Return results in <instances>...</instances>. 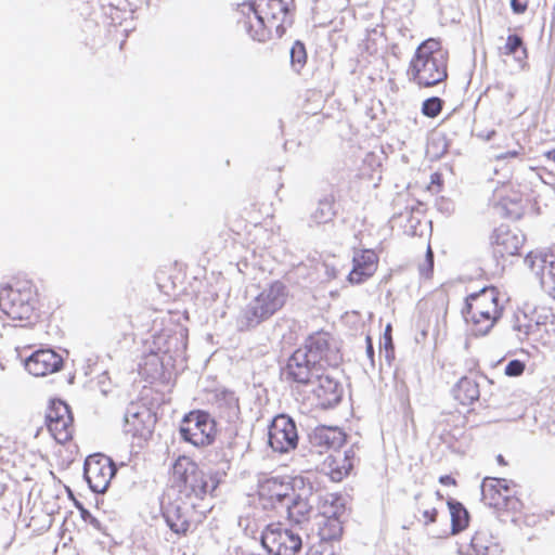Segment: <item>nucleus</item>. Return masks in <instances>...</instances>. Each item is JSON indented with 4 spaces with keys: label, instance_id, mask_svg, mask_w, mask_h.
<instances>
[{
    "label": "nucleus",
    "instance_id": "obj_1",
    "mask_svg": "<svg viewBox=\"0 0 555 555\" xmlns=\"http://www.w3.org/2000/svg\"><path fill=\"white\" fill-rule=\"evenodd\" d=\"M218 485L216 477L205 473L193 459L178 456L160 498L162 515L172 532L185 537L204 521L206 515L198 503Z\"/></svg>",
    "mask_w": 555,
    "mask_h": 555
},
{
    "label": "nucleus",
    "instance_id": "obj_2",
    "mask_svg": "<svg viewBox=\"0 0 555 555\" xmlns=\"http://www.w3.org/2000/svg\"><path fill=\"white\" fill-rule=\"evenodd\" d=\"M294 0L244 1L232 9V20L251 40L280 39L293 24Z\"/></svg>",
    "mask_w": 555,
    "mask_h": 555
},
{
    "label": "nucleus",
    "instance_id": "obj_3",
    "mask_svg": "<svg viewBox=\"0 0 555 555\" xmlns=\"http://www.w3.org/2000/svg\"><path fill=\"white\" fill-rule=\"evenodd\" d=\"M449 54L436 38L424 40L412 55L406 75L420 89L438 86L448 78Z\"/></svg>",
    "mask_w": 555,
    "mask_h": 555
},
{
    "label": "nucleus",
    "instance_id": "obj_4",
    "mask_svg": "<svg viewBox=\"0 0 555 555\" xmlns=\"http://www.w3.org/2000/svg\"><path fill=\"white\" fill-rule=\"evenodd\" d=\"M504 305L495 286H486L465 298L463 313L474 336L487 335L502 318Z\"/></svg>",
    "mask_w": 555,
    "mask_h": 555
},
{
    "label": "nucleus",
    "instance_id": "obj_5",
    "mask_svg": "<svg viewBox=\"0 0 555 555\" xmlns=\"http://www.w3.org/2000/svg\"><path fill=\"white\" fill-rule=\"evenodd\" d=\"M39 294L30 280L17 279L0 289V309L12 320L34 322L39 318Z\"/></svg>",
    "mask_w": 555,
    "mask_h": 555
},
{
    "label": "nucleus",
    "instance_id": "obj_6",
    "mask_svg": "<svg viewBox=\"0 0 555 555\" xmlns=\"http://www.w3.org/2000/svg\"><path fill=\"white\" fill-rule=\"evenodd\" d=\"M288 298V288L282 281L269 283L245 308L240 317V328L250 330L280 311Z\"/></svg>",
    "mask_w": 555,
    "mask_h": 555
},
{
    "label": "nucleus",
    "instance_id": "obj_7",
    "mask_svg": "<svg viewBox=\"0 0 555 555\" xmlns=\"http://www.w3.org/2000/svg\"><path fill=\"white\" fill-rule=\"evenodd\" d=\"M481 495L483 503L498 512L519 513L524 508L520 487L511 479L486 477Z\"/></svg>",
    "mask_w": 555,
    "mask_h": 555
},
{
    "label": "nucleus",
    "instance_id": "obj_8",
    "mask_svg": "<svg viewBox=\"0 0 555 555\" xmlns=\"http://www.w3.org/2000/svg\"><path fill=\"white\" fill-rule=\"evenodd\" d=\"M346 513L344 499L337 493H326L320 499L314 527L323 541L338 542L344 533L343 516Z\"/></svg>",
    "mask_w": 555,
    "mask_h": 555
},
{
    "label": "nucleus",
    "instance_id": "obj_9",
    "mask_svg": "<svg viewBox=\"0 0 555 555\" xmlns=\"http://www.w3.org/2000/svg\"><path fill=\"white\" fill-rule=\"evenodd\" d=\"M527 188L507 181L498 185L492 195V206L501 218L518 220L525 215Z\"/></svg>",
    "mask_w": 555,
    "mask_h": 555
},
{
    "label": "nucleus",
    "instance_id": "obj_10",
    "mask_svg": "<svg viewBox=\"0 0 555 555\" xmlns=\"http://www.w3.org/2000/svg\"><path fill=\"white\" fill-rule=\"evenodd\" d=\"M179 431L181 438L194 447H207L216 439L217 426L208 412L193 410L183 416Z\"/></svg>",
    "mask_w": 555,
    "mask_h": 555
},
{
    "label": "nucleus",
    "instance_id": "obj_11",
    "mask_svg": "<svg viewBox=\"0 0 555 555\" xmlns=\"http://www.w3.org/2000/svg\"><path fill=\"white\" fill-rule=\"evenodd\" d=\"M261 544L273 555H297L302 548L300 534L282 522L269 524L264 528Z\"/></svg>",
    "mask_w": 555,
    "mask_h": 555
},
{
    "label": "nucleus",
    "instance_id": "obj_12",
    "mask_svg": "<svg viewBox=\"0 0 555 555\" xmlns=\"http://www.w3.org/2000/svg\"><path fill=\"white\" fill-rule=\"evenodd\" d=\"M48 431L59 443L73 440L75 423L73 412L67 403L62 400H51L44 418Z\"/></svg>",
    "mask_w": 555,
    "mask_h": 555
},
{
    "label": "nucleus",
    "instance_id": "obj_13",
    "mask_svg": "<svg viewBox=\"0 0 555 555\" xmlns=\"http://www.w3.org/2000/svg\"><path fill=\"white\" fill-rule=\"evenodd\" d=\"M525 264L555 299V246L531 250L525 257Z\"/></svg>",
    "mask_w": 555,
    "mask_h": 555
},
{
    "label": "nucleus",
    "instance_id": "obj_14",
    "mask_svg": "<svg viewBox=\"0 0 555 555\" xmlns=\"http://www.w3.org/2000/svg\"><path fill=\"white\" fill-rule=\"evenodd\" d=\"M298 350L321 369L334 365L338 358L332 335L323 330L310 334Z\"/></svg>",
    "mask_w": 555,
    "mask_h": 555
},
{
    "label": "nucleus",
    "instance_id": "obj_15",
    "mask_svg": "<svg viewBox=\"0 0 555 555\" xmlns=\"http://www.w3.org/2000/svg\"><path fill=\"white\" fill-rule=\"evenodd\" d=\"M302 477H270L260 482L258 487L259 500L263 508L284 506L297 489V480Z\"/></svg>",
    "mask_w": 555,
    "mask_h": 555
},
{
    "label": "nucleus",
    "instance_id": "obj_16",
    "mask_svg": "<svg viewBox=\"0 0 555 555\" xmlns=\"http://www.w3.org/2000/svg\"><path fill=\"white\" fill-rule=\"evenodd\" d=\"M83 473L92 491L104 493L116 474V466L108 456L92 454L85 461Z\"/></svg>",
    "mask_w": 555,
    "mask_h": 555
},
{
    "label": "nucleus",
    "instance_id": "obj_17",
    "mask_svg": "<svg viewBox=\"0 0 555 555\" xmlns=\"http://www.w3.org/2000/svg\"><path fill=\"white\" fill-rule=\"evenodd\" d=\"M297 442L298 434L294 421L284 414L275 416L269 427L271 448L280 453H285L295 449Z\"/></svg>",
    "mask_w": 555,
    "mask_h": 555
},
{
    "label": "nucleus",
    "instance_id": "obj_18",
    "mask_svg": "<svg viewBox=\"0 0 555 555\" xmlns=\"http://www.w3.org/2000/svg\"><path fill=\"white\" fill-rule=\"evenodd\" d=\"M317 404L323 409L337 404L341 398V387L326 369H322L308 385Z\"/></svg>",
    "mask_w": 555,
    "mask_h": 555
},
{
    "label": "nucleus",
    "instance_id": "obj_19",
    "mask_svg": "<svg viewBox=\"0 0 555 555\" xmlns=\"http://www.w3.org/2000/svg\"><path fill=\"white\" fill-rule=\"evenodd\" d=\"M379 266V256L373 248H360L353 251L352 269L347 281L352 285H360L375 275Z\"/></svg>",
    "mask_w": 555,
    "mask_h": 555
},
{
    "label": "nucleus",
    "instance_id": "obj_20",
    "mask_svg": "<svg viewBox=\"0 0 555 555\" xmlns=\"http://www.w3.org/2000/svg\"><path fill=\"white\" fill-rule=\"evenodd\" d=\"M319 371H322V369L315 363H311L306 354L296 349L288 358L284 372L286 379L299 387L312 383Z\"/></svg>",
    "mask_w": 555,
    "mask_h": 555
},
{
    "label": "nucleus",
    "instance_id": "obj_21",
    "mask_svg": "<svg viewBox=\"0 0 555 555\" xmlns=\"http://www.w3.org/2000/svg\"><path fill=\"white\" fill-rule=\"evenodd\" d=\"M357 461L352 448L331 452L322 462V470L331 480L339 482L350 475Z\"/></svg>",
    "mask_w": 555,
    "mask_h": 555
},
{
    "label": "nucleus",
    "instance_id": "obj_22",
    "mask_svg": "<svg viewBox=\"0 0 555 555\" xmlns=\"http://www.w3.org/2000/svg\"><path fill=\"white\" fill-rule=\"evenodd\" d=\"M347 434L337 426H319L310 436L313 449L319 453L336 452L347 443Z\"/></svg>",
    "mask_w": 555,
    "mask_h": 555
},
{
    "label": "nucleus",
    "instance_id": "obj_23",
    "mask_svg": "<svg viewBox=\"0 0 555 555\" xmlns=\"http://www.w3.org/2000/svg\"><path fill=\"white\" fill-rule=\"evenodd\" d=\"M297 485L298 487L294 491V495L287 500L284 506L287 509V517L300 524L309 518L312 511V506L309 502L312 494V486L307 483L304 478L298 479Z\"/></svg>",
    "mask_w": 555,
    "mask_h": 555
},
{
    "label": "nucleus",
    "instance_id": "obj_24",
    "mask_svg": "<svg viewBox=\"0 0 555 555\" xmlns=\"http://www.w3.org/2000/svg\"><path fill=\"white\" fill-rule=\"evenodd\" d=\"M522 237L508 227L496 228L491 235V247L493 254L502 259L515 256L522 246Z\"/></svg>",
    "mask_w": 555,
    "mask_h": 555
},
{
    "label": "nucleus",
    "instance_id": "obj_25",
    "mask_svg": "<svg viewBox=\"0 0 555 555\" xmlns=\"http://www.w3.org/2000/svg\"><path fill=\"white\" fill-rule=\"evenodd\" d=\"M62 357L52 349L35 351L25 363L26 370L34 376H46L61 370Z\"/></svg>",
    "mask_w": 555,
    "mask_h": 555
},
{
    "label": "nucleus",
    "instance_id": "obj_26",
    "mask_svg": "<svg viewBox=\"0 0 555 555\" xmlns=\"http://www.w3.org/2000/svg\"><path fill=\"white\" fill-rule=\"evenodd\" d=\"M156 418L147 408L129 413L126 416V430L133 437L147 439L152 436Z\"/></svg>",
    "mask_w": 555,
    "mask_h": 555
},
{
    "label": "nucleus",
    "instance_id": "obj_27",
    "mask_svg": "<svg viewBox=\"0 0 555 555\" xmlns=\"http://www.w3.org/2000/svg\"><path fill=\"white\" fill-rule=\"evenodd\" d=\"M442 496L437 492V498L431 494L418 493L414 498L413 512L418 521L429 525L436 521L438 508L436 503L441 504Z\"/></svg>",
    "mask_w": 555,
    "mask_h": 555
},
{
    "label": "nucleus",
    "instance_id": "obj_28",
    "mask_svg": "<svg viewBox=\"0 0 555 555\" xmlns=\"http://www.w3.org/2000/svg\"><path fill=\"white\" fill-rule=\"evenodd\" d=\"M472 555H496L501 552L500 543L489 529L477 530L470 539Z\"/></svg>",
    "mask_w": 555,
    "mask_h": 555
},
{
    "label": "nucleus",
    "instance_id": "obj_29",
    "mask_svg": "<svg viewBox=\"0 0 555 555\" xmlns=\"http://www.w3.org/2000/svg\"><path fill=\"white\" fill-rule=\"evenodd\" d=\"M500 55L513 56L520 64H525L528 59V49L521 36L508 35L505 43L499 48Z\"/></svg>",
    "mask_w": 555,
    "mask_h": 555
},
{
    "label": "nucleus",
    "instance_id": "obj_30",
    "mask_svg": "<svg viewBox=\"0 0 555 555\" xmlns=\"http://www.w3.org/2000/svg\"><path fill=\"white\" fill-rule=\"evenodd\" d=\"M448 506L451 515L452 533H457L468 526L469 517L468 512L462 503L456 501H449Z\"/></svg>",
    "mask_w": 555,
    "mask_h": 555
},
{
    "label": "nucleus",
    "instance_id": "obj_31",
    "mask_svg": "<svg viewBox=\"0 0 555 555\" xmlns=\"http://www.w3.org/2000/svg\"><path fill=\"white\" fill-rule=\"evenodd\" d=\"M479 397V390L477 385L468 379V378H462L455 388V398L462 403V404H469L473 403L475 400H477Z\"/></svg>",
    "mask_w": 555,
    "mask_h": 555
},
{
    "label": "nucleus",
    "instance_id": "obj_32",
    "mask_svg": "<svg viewBox=\"0 0 555 555\" xmlns=\"http://www.w3.org/2000/svg\"><path fill=\"white\" fill-rule=\"evenodd\" d=\"M308 54L305 44L296 41L291 49V64L294 70L300 73L307 63Z\"/></svg>",
    "mask_w": 555,
    "mask_h": 555
},
{
    "label": "nucleus",
    "instance_id": "obj_33",
    "mask_svg": "<svg viewBox=\"0 0 555 555\" xmlns=\"http://www.w3.org/2000/svg\"><path fill=\"white\" fill-rule=\"evenodd\" d=\"M443 426V430L449 434H454L456 429L465 427L466 420L460 412L447 413L440 423Z\"/></svg>",
    "mask_w": 555,
    "mask_h": 555
},
{
    "label": "nucleus",
    "instance_id": "obj_34",
    "mask_svg": "<svg viewBox=\"0 0 555 555\" xmlns=\"http://www.w3.org/2000/svg\"><path fill=\"white\" fill-rule=\"evenodd\" d=\"M444 102L438 96L426 99L422 103V114L428 118H436L443 109Z\"/></svg>",
    "mask_w": 555,
    "mask_h": 555
},
{
    "label": "nucleus",
    "instance_id": "obj_35",
    "mask_svg": "<svg viewBox=\"0 0 555 555\" xmlns=\"http://www.w3.org/2000/svg\"><path fill=\"white\" fill-rule=\"evenodd\" d=\"M332 541H323V539L319 538V540L312 543L308 551L307 555H335V547Z\"/></svg>",
    "mask_w": 555,
    "mask_h": 555
},
{
    "label": "nucleus",
    "instance_id": "obj_36",
    "mask_svg": "<svg viewBox=\"0 0 555 555\" xmlns=\"http://www.w3.org/2000/svg\"><path fill=\"white\" fill-rule=\"evenodd\" d=\"M417 268L423 278L428 279L431 276L434 271V251L430 244H427L425 257L423 261L418 262Z\"/></svg>",
    "mask_w": 555,
    "mask_h": 555
},
{
    "label": "nucleus",
    "instance_id": "obj_37",
    "mask_svg": "<svg viewBox=\"0 0 555 555\" xmlns=\"http://www.w3.org/2000/svg\"><path fill=\"white\" fill-rule=\"evenodd\" d=\"M525 369L526 364L524 361L512 360L506 364L504 372L509 377H518L525 372Z\"/></svg>",
    "mask_w": 555,
    "mask_h": 555
},
{
    "label": "nucleus",
    "instance_id": "obj_38",
    "mask_svg": "<svg viewBox=\"0 0 555 555\" xmlns=\"http://www.w3.org/2000/svg\"><path fill=\"white\" fill-rule=\"evenodd\" d=\"M525 156V147L520 144H518L517 149L506 151L504 153H501L496 156V159L499 160H506L509 158H521Z\"/></svg>",
    "mask_w": 555,
    "mask_h": 555
},
{
    "label": "nucleus",
    "instance_id": "obj_39",
    "mask_svg": "<svg viewBox=\"0 0 555 555\" xmlns=\"http://www.w3.org/2000/svg\"><path fill=\"white\" fill-rule=\"evenodd\" d=\"M442 186H443L442 175L440 172H434L430 176V183L428 185V189L438 193L441 191Z\"/></svg>",
    "mask_w": 555,
    "mask_h": 555
},
{
    "label": "nucleus",
    "instance_id": "obj_40",
    "mask_svg": "<svg viewBox=\"0 0 555 555\" xmlns=\"http://www.w3.org/2000/svg\"><path fill=\"white\" fill-rule=\"evenodd\" d=\"M529 5V0H511V8L515 14H524Z\"/></svg>",
    "mask_w": 555,
    "mask_h": 555
},
{
    "label": "nucleus",
    "instance_id": "obj_41",
    "mask_svg": "<svg viewBox=\"0 0 555 555\" xmlns=\"http://www.w3.org/2000/svg\"><path fill=\"white\" fill-rule=\"evenodd\" d=\"M515 330L521 335V338H527L533 330L532 324H520L519 320H517V323L515 324Z\"/></svg>",
    "mask_w": 555,
    "mask_h": 555
},
{
    "label": "nucleus",
    "instance_id": "obj_42",
    "mask_svg": "<svg viewBox=\"0 0 555 555\" xmlns=\"http://www.w3.org/2000/svg\"><path fill=\"white\" fill-rule=\"evenodd\" d=\"M439 482L443 486H455L456 483L455 479L449 475L441 476Z\"/></svg>",
    "mask_w": 555,
    "mask_h": 555
},
{
    "label": "nucleus",
    "instance_id": "obj_43",
    "mask_svg": "<svg viewBox=\"0 0 555 555\" xmlns=\"http://www.w3.org/2000/svg\"><path fill=\"white\" fill-rule=\"evenodd\" d=\"M385 346H391L392 341H391V325L388 324L386 326V330H385Z\"/></svg>",
    "mask_w": 555,
    "mask_h": 555
},
{
    "label": "nucleus",
    "instance_id": "obj_44",
    "mask_svg": "<svg viewBox=\"0 0 555 555\" xmlns=\"http://www.w3.org/2000/svg\"><path fill=\"white\" fill-rule=\"evenodd\" d=\"M544 157L555 164V147L545 152Z\"/></svg>",
    "mask_w": 555,
    "mask_h": 555
},
{
    "label": "nucleus",
    "instance_id": "obj_45",
    "mask_svg": "<svg viewBox=\"0 0 555 555\" xmlns=\"http://www.w3.org/2000/svg\"><path fill=\"white\" fill-rule=\"evenodd\" d=\"M496 462H498V464L500 466H507L508 465L507 461L505 460V457L502 454H499L496 456Z\"/></svg>",
    "mask_w": 555,
    "mask_h": 555
},
{
    "label": "nucleus",
    "instance_id": "obj_46",
    "mask_svg": "<svg viewBox=\"0 0 555 555\" xmlns=\"http://www.w3.org/2000/svg\"><path fill=\"white\" fill-rule=\"evenodd\" d=\"M366 341H367V351L372 352L373 351V347H372L371 338L367 337Z\"/></svg>",
    "mask_w": 555,
    "mask_h": 555
}]
</instances>
